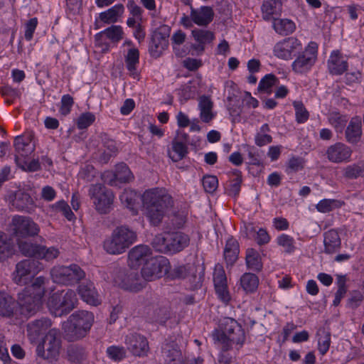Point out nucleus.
Instances as JSON below:
<instances>
[{"instance_id": "nucleus-40", "label": "nucleus", "mask_w": 364, "mask_h": 364, "mask_svg": "<svg viewBox=\"0 0 364 364\" xmlns=\"http://www.w3.org/2000/svg\"><path fill=\"white\" fill-rule=\"evenodd\" d=\"M14 146L16 151L22 157L28 156L34 150V147L31 143V139L21 136H18L15 138Z\"/></svg>"}, {"instance_id": "nucleus-36", "label": "nucleus", "mask_w": 364, "mask_h": 364, "mask_svg": "<svg viewBox=\"0 0 364 364\" xmlns=\"http://www.w3.org/2000/svg\"><path fill=\"white\" fill-rule=\"evenodd\" d=\"M239 244L234 238H229L224 250V258L228 265H232L237 259Z\"/></svg>"}, {"instance_id": "nucleus-1", "label": "nucleus", "mask_w": 364, "mask_h": 364, "mask_svg": "<svg viewBox=\"0 0 364 364\" xmlns=\"http://www.w3.org/2000/svg\"><path fill=\"white\" fill-rule=\"evenodd\" d=\"M211 337L215 346L222 352L229 351L233 347L239 350L246 340L242 327L236 320L229 317L220 321L218 328L212 331Z\"/></svg>"}, {"instance_id": "nucleus-52", "label": "nucleus", "mask_w": 364, "mask_h": 364, "mask_svg": "<svg viewBox=\"0 0 364 364\" xmlns=\"http://www.w3.org/2000/svg\"><path fill=\"white\" fill-rule=\"evenodd\" d=\"M15 161L18 167L26 171H36L40 169L41 165L38 159H32L29 161L21 159L16 156Z\"/></svg>"}, {"instance_id": "nucleus-46", "label": "nucleus", "mask_w": 364, "mask_h": 364, "mask_svg": "<svg viewBox=\"0 0 364 364\" xmlns=\"http://www.w3.org/2000/svg\"><path fill=\"white\" fill-rule=\"evenodd\" d=\"M338 289L335 293V297L333 301V305L337 306L340 304L341 299L345 296L347 292L346 278L345 276L338 275L336 279Z\"/></svg>"}, {"instance_id": "nucleus-44", "label": "nucleus", "mask_w": 364, "mask_h": 364, "mask_svg": "<svg viewBox=\"0 0 364 364\" xmlns=\"http://www.w3.org/2000/svg\"><path fill=\"white\" fill-rule=\"evenodd\" d=\"M328 123L338 133H342L348 121L346 115L341 114L338 112H331L327 117Z\"/></svg>"}, {"instance_id": "nucleus-25", "label": "nucleus", "mask_w": 364, "mask_h": 364, "mask_svg": "<svg viewBox=\"0 0 364 364\" xmlns=\"http://www.w3.org/2000/svg\"><path fill=\"white\" fill-rule=\"evenodd\" d=\"M348 68L346 59L338 50H333L328 60V69L329 73L335 75H341L345 73Z\"/></svg>"}, {"instance_id": "nucleus-20", "label": "nucleus", "mask_w": 364, "mask_h": 364, "mask_svg": "<svg viewBox=\"0 0 364 364\" xmlns=\"http://www.w3.org/2000/svg\"><path fill=\"white\" fill-rule=\"evenodd\" d=\"M127 349L136 356H144L149 351V344L146 338L137 333H130L125 338Z\"/></svg>"}, {"instance_id": "nucleus-62", "label": "nucleus", "mask_w": 364, "mask_h": 364, "mask_svg": "<svg viewBox=\"0 0 364 364\" xmlns=\"http://www.w3.org/2000/svg\"><path fill=\"white\" fill-rule=\"evenodd\" d=\"M304 166V159L298 156L290 158L287 163V172H297L301 170Z\"/></svg>"}, {"instance_id": "nucleus-24", "label": "nucleus", "mask_w": 364, "mask_h": 364, "mask_svg": "<svg viewBox=\"0 0 364 364\" xmlns=\"http://www.w3.org/2000/svg\"><path fill=\"white\" fill-rule=\"evenodd\" d=\"M52 325L50 319L42 318L29 323L27 326L28 336L31 343H36Z\"/></svg>"}, {"instance_id": "nucleus-53", "label": "nucleus", "mask_w": 364, "mask_h": 364, "mask_svg": "<svg viewBox=\"0 0 364 364\" xmlns=\"http://www.w3.org/2000/svg\"><path fill=\"white\" fill-rule=\"evenodd\" d=\"M107 356L115 362L123 360L126 356V350L122 346H112L107 348Z\"/></svg>"}, {"instance_id": "nucleus-27", "label": "nucleus", "mask_w": 364, "mask_h": 364, "mask_svg": "<svg viewBox=\"0 0 364 364\" xmlns=\"http://www.w3.org/2000/svg\"><path fill=\"white\" fill-rule=\"evenodd\" d=\"M194 40L198 43L193 45V48L198 53H203L205 45L210 43L215 38L214 33L205 29L195 28L192 31Z\"/></svg>"}, {"instance_id": "nucleus-9", "label": "nucleus", "mask_w": 364, "mask_h": 364, "mask_svg": "<svg viewBox=\"0 0 364 364\" xmlns=\"http://www.w3.org/2000/svg\"><path fill=\"white\" fill-rule=\"evenodd\" d=\"M318 46L316 43L311 41L304 49L297 54L296 58L291 63L293 72L296 74H303L311 70L317 58Z\"/></svg>"}, {"instance_id": "nucleus-51", "label": "nucleus", "mask_w": 364, "mask_h": 364, "mask_svg": "<svg viewBox=\"0 0 364 364\" xmlns=\"http://www.w3.org/2000/svg\"><path fill=\"white\" fill-rule=\"evenodd\" d=\"M295 109L296 121L299 124L305 123L309 117V113L301 102L295 101L293 102Z\"/></svg>"}, {"instance_id": "nucleus-28", "label": "nucleus", "mask_w": 364, "mask_h": 364, "mask_svg": "<svg viewBox=\"0 0 364 364\" xmlns=\"http://www.w3.org/2000/svg\"><path fill=\"white\" fill-rule=\"evenodd\" d=\"M78 293L82 299L88 304L97 306L101 304L99 294L92 282L80 284L78 287Z\"/></svg>"}, {"instance_id": "nucleus-32", "label": "nucleus", "mask_w": 364, "mask_h": 364, "mask_svg": "<svg viewBox=\"0 0 364 364\" xmlns=\"http://www.w3.org/2000/svg\"><path fill=\"white\" fill-rule=\"evenodd\" d=\"M105 36L113 43H117L123 38L124 31L121 26L112 25L95 35L96 44L100 46L101 38Z\"/></svg>"}, {"instance_id": "nucleus-5", "label": "nucleus", "mask_w": 364, "mask_h": 364, "mask_svg": "<svg viewBox=\"0 0 364 364\" xmlns=\"http://www.w3.org/2000/svg\"><path fill=\"white\" fill-rule=\"evenodd\" d=\"M94 320V314L90 311L79 310L74 312L64 325L65 336L71 341L83 338L90 330Z\"/></svg>"}, {"instance_id": "nucleus-13", "label": "nucleus", "mask_w": 364, "mask_h": 364, "mask_svg": "<svg viewBox=\"0 0 364 364\" xmlns=\"http://www.w3.org/2000/svg\"><path fill=\"white\" fill-rule=\"evenodd\" d=\"M13 235L16 237H33L38 234L40 228L31 218L16 215L9 224Z\"/></svg>"}, {"instance_id": "nucleus-42", "label": "nucleus", "mask_w": 364, "mask_h": 364, "mask_svg": "<svg viewBox=\"0 0 364 364\" xmlns=\"http://www.w3.org/2000/svg\"><path fill=\"white\" fill-rule=\"evenodd\" d=\"M15 303L12 297L0 291V316L9 317L13 314Z\"/></svg>"}, {"instance_id": "nucleus-38", "label": "nucleus", "mask_w": 364, "mask_h": 364, "mask_svg": "<svg viewBox=\"0 0 364 364\" xmlns=\"http://www.w3.org/2000/svg\"><path fill=\"white\" fill-rule=\"evenodd\" d=\"M188 153V148L185 143L175 139L171 143V147L168 150L169 158L174 162L183 159Z\"/></svg>"}, {"instance_id": "nucleus-16", "label": "nucleus", "mask_w": 364, "mask_h": 364, "mask_svg": "<svg viewBox=\"0 0 364 364\" xmlns=\"http://www.w3.org/2000/svg\"><path fill=\"white\" fill-rule=\"evenodd\" d=\"M114 283L125 290L137 292L144 287L145 283L141 280L134 272H119L114 279Z\"/></svg>"}, {"instance_id": "nucleus-54", "label": "nucleus", "mask_w": 364, "mask_h": 364, "mask_svg": "<svg viewBox=\"0 0 364 364\" xmlns=\"http://www.w3.org/2000/svg\"><path fill=\"white\" fill-rule=\"evenodd\" d=\"M168 237V232H163L161 234L156 235L152 241V246L156 250V251L164 253V254H174V252H166L163 251L164 250H161L163 246H167L170 244V242H168L166 238Z\"/></svg>"}, {"instance_id": "nucleus-8", "label": "nucleus", "mask_w": 364, "mask_h": 364, "mask_svg": "<svg viewBox=\"0 0 364 364\" xmlns=\"http://www.w3.org/2000/svg\"><path fill=\"white\" fill-rule=\"evenodd\" d=\"M60 348V333L57 328H51L43 341L36 348L38 356L44 359L56 360Z\"/></svg>"}, {"instance_id": "nucleus-57", "label": "nucleus", "mask_w": 364, "mask_h": 364, "mask_svg": "<svg viewBox=\"0 0 364 364\" xmlns=\"http://www.w3.org/2000/svg\"><path fill=\"white\" fill-rule=\"evenodd\" d=\"M95 121V115L90 112H84L77 119V127L84 129L90 127Z\"/></svg>"}, {"instance_id": "nucleus-50", "label": "nucleus", "mask_w": 364, "mask_h": 364, "mask_svg": "<svg viewBox=\"0 0 364 364\" xmlns=\"http://www.w3.org/2000/svg\"><path fill=\"white\" fill-rule=\"evenodd\" d=\"M40 247L41 245L29 242H21L18 244L21 252L26 257H34L38 258Z\"/></svg>"}, {"instance_id": "nucleus-15", "label": "nucleus", "mask_w": 364, "mask_h": 364, "mask_svg": "<svg viewBox=\"0 0 364 364\" xmlns=\"http://www.w3.org/2000/svg\"><path fill=\"white\" fill-rule=\"evenodd\" d=\"M6 200L18 211L31 213L34 207V202L29 193L18 190L9 191L5 196Z\"/></svg>"}, {"instance_id": "nucleus-64", "label": "nucleus", "mask_w": 364, "mask_h": 364, "mask_svg": "<svg viewBox=\"0 0 364 364\" xmlns=\"http://www.w3.org/2000/svg\"><path fill=\"white\" fill-rule=\"evenodd\" d=\"M96 171L95 168L91 165H85L80 171L78 176L80 178L85 180L87 182L92 181L95 178Z\"/></svg>"}, {"instance_id": "nucleus-22", "label": "nucleus", "mask_w": 364, "mask_h": 364, "mask_svg": "<svg viewBox=\"0 0 364 364\" xmlns=\"http://www.w3.org/2000/svg\"><path fill=\"white\" fill-rule=\"evenodd\" d=\"M215 16V12L211 6H201L198 8L191 6V18L193 23L206 27L213 21Z\"/></svg>"}, {"instance_id": "nucleus-35", "label": "nucleus", "mask_w": 364, "mask_h": 364, "mask_svg": "<svg viewBox=\"0 0 364 364\" xmlns=\"http://www.w3.org/2000/svg\"><path fill=\"white\" fill-rule=\"evenodd\" d=\"M272 27L275 32L280 36H288L296 30L295 23L288 18H274Z\"/></svg>"}, {"instance_id": "nucleus-4", "label": "nucleus", "mask_w": 364, "mask_h": 364, "mask_svg": "<svg viewBox=\"0 0 364 364\" xmlns=\"http://www.w3.org/2000/svg\"><path fill=\"white\" fill-rule=\"evenodd\" d=\"M137 240L136 232L127 225L115 228L103 242L105 251L113 255H121Z\"/></svg>"}, {"instance_id": "nucleus-7", "label": "nucleus", "mask_w": 364, "mask_h": 364, "mask_svg": "<svg viewBox=\"0 0 364 364\" xmlns=\"http://www.w3.org/2000/svg\"><path fill=\"white\" fill-rule=\"evenodd\" d=\"M50 273L53 282L63 285L75 284L85 276V272L77 264L55 266Z\"/></svg>"}, {"instance_id": "nucleus-18", "label": "nucleus", "mask_w": 364, "mask_h": 364, "mask_svg": "<svg viewBox=\"0 0 364 364\" xmlns=\"http://www.w3.org/2000/svg\"><path fill=\"white\" fill-rule=\"evenodd\" d=\"M326 155L328 161L332 163H347L350 161L352 150L345 144L337 142L327 148Z\"/></svg>"}, {"instance_id": "nucleus-3", "label": "nucleus", "mask_w": 364, "mask_h": 364, "mask_svg": "<svg viewBox=\"0 0 364 364\" xmlns=\"http://www.w3.org/2000/svg\"><path fill=\"white\" fill-rule=\"evenodd\" d=\"M45 284L46 278L38 277L31 286L18 293V303L22 314L29 316L39 309L45 294Z\"/></svg>"}, {"instance_id": "nucleus-11", "label": "nucleus", "mask_w": 364, "mask_h": 364, "mask_svg": "<svg viewBox=\"0 0 364 364\" xmlns=\"http://www.w3.org/2000/svg\"><path fill=\"white\" fill-rule=\"evenodd\" d=\"M170 269L168 259L164 256L151 257L141 269V276L146 281H153L166 275Z\"/></svg>"}, {"instance_id": "nucleus-39", "label": "nucleus", "mask_w": 364, "mask_h": 364, "mask_svg": "<svg viewBox=\"0 0 364 364\" xmlns=\"http://www.w3.org/2000/svg\"><path fill=\"white\" fill-rule=\"evenodd\" d=\"M246 264L249 269L259 272L262 268V258L259 253L253 248H249L246 251Z\"/></svg>"}, {"instance_id": "nucleus-61", "label": "nucleus", "mask_w": 364, "mask_h": 364, "mask_svg": "<svg viewBox=\"0 0 364 364\" xmlns=\"http://www.w3.org/2000/svg\"><path fill=\"white\" fill-rule=\"evenodd\" d=\"M203 186L208 193H213L218 186V178L215 176L208 175L203 177Z\"/></svg>"}, {"instance_id": "nucleus-63", "label": "nucleus", "mask_w": 364, "mask_h": 364, "mask_svg": "<svg viewBox=\"0 0 364 364\" xmlns=\"http://www.w3.org/2000/svg\"><path fill=\"white\" fill-rule=\"evenodd\" d=\"M61 106L60 108V112L61 114L65 116L68 114L72 109L74 101L73 97L70 95H64L61 98Z\"/></svg>"}, {"instance_id": "nucleus-43", "label": "nucleus", "mask_w": 364, "mask_h": 364, "mask_svg": "<svg viewBox=\"0 0 364 364\" xmlns=\"http://www.w3.org/2000/svg\"><path fill=\"white\" fill-rule=\"evenodd\" d=\"M240 285L247 293L255 292L259 285V278L252 273H245L240 278Z\"/></svg>"}, {"instance_id": "nucleus-23", "label": "nucleus", "mask_w": 364, "mask_h": 364, "mask_svg": "<svg viewBox=\"0 0 364 364\" xmlns=\"http://www.w3.org/2000/svg\"><path fill=\"white\" fill-rule=\"evenodd\" d=\"M151 250L149 246L144 245H136L133 247L128 255L129 263L132 267H137L142 263L149 260Z\"/></svg>"}, {"instance_id": "nucleus-48", "label": "nucleus", "mask_w": 364, "mask_h": 364, "mask_svg": "<svg viewBox=\"0 0 364 364\" xmlns=\"http://www.w3.org/2000/svg\"><path fill=\"white\" fill-rule=\"evenodd\" d=\"M277 243L284 249L286 253L291 254L295 250L294 239L287 234H282L277 238Z\"/></svg>"}, {"instance_id": "nucleus-60", "label": "nucleus", "mask_w": 364, "mask_h": 364, "mask_svg": "<svg viewBox=\"0 0 364 364\" xmlns=\"http://www.w3.org/2000/svg\"><path fill=\"white\" fill-rule=\"evenodd\" d=\"M363 167L359 164H352L343 168V176L348 178H356L362 175Z\"/></svg>"}, {"instance_id": "nucleus-21", "label": "nucleus", "mask_w": 364, "mask_h": 364, "mask_svg": "<svg viewBox=\"0 0 364 364\" xmlns=\"http://www.w3.org/2000/svg\"><path fill=\"white\" fill-rule=\"evenodd\" d=\"M170 244L167 246H163L161 250L166 252L177 253L183 250L189 245L190 238L188 235L181 232H168L166 238Z\"/></svg>"}, {"instance_id": "nucleus-29", "label": "nucleus", "mask_w": 364, "mask_h": 364, "mask_svg": "<svg viewBox=\"0 0 364 364\" xmlns=\"http://www.w3.org/2000/svg\"><path fill=\"white\" fill-rule=\"evenodd\" d=\"M362 122L360 117L355 116L350 119L346 129V138L347 141L356 144L361 137Z\"/></svg>"}, {"instance_id": "nucleus-26", "label": "nucleus", "mask_w": 364, "mask_h": 364, "mask_svg": "<svg viewBox=\"0 0 364 364\" xmlns=\"http://www.w3.org/2000/svg\"><path fill=\"white\" fill-rule=\"evenodd\" d=\"M124 62L129 75L134 79H139V51L138 48L128 49L124 54Z\"/></svg>"}, {"instance_id": "nucleus-17", "label": "nucleus", "mask_w": 364, "mask_h": 364, "mask_svg": "<svg viewBox=\"0 0 364 364\" xmlns=\"http://www.w3.org/2000/svg\"><path fill=\"white\" fill-rule=\"evenodd\" d=\"M213 282L219 299L224 304H228L231 299V296L228 289L226 274L223 267L220 264H217L215 266Z\"/></svg>"}, {"instance_id": "nucleus-19", "label": "nucleus", "mask_w": 364, "mask_h": 364, "mask_svg": "<svg viewBox=\"0 0 364 364\" xmlns=\"http://www.w3.org/2000/svg\"><path fill=\"white\" fill-rule=\"evenodd\" d=\"M124 12V6L122 4H117L109 9L101 12L98 18H95V29H100L105 24L117 23Z\"/></svg>"}, {"instance_id": "nucleus-49", "label": "nucleus", "mask_w": 364, "mask_h": 364, "mask_svg": "<svg viewBox=\"0 0 364 364\" xmlns=\"http://www.w3.org/2000/svg\"><path fill=\"white\" fill-rule=\"evenodd\" d=\"M50 209L54 212H60L70 221L75 218V215L71 210L68 204L63 200H59L50 206Z\"/></svg>"}, {"instance_id": "nucleus-56", "label": "nucleus", "mask_w": 364, "mask_h": 364, "mask_svg": "<svg viewBox=\"0 0 364 364\" xmlns=\"http://www.w3.org/2000/svg\"><path fill=\"white\" fill-rule=\"evenodd\" d=\"M339 206V201L334 199L321 200L316 205V210L323 213H328Z\"/></svg>"}, {"instance_id": "nucleus-2", "label": "nucleus", "mask_w": 364, "mask_h": 364, "mask_svg": "<svg viewBox=\"0 0 364 364\" xmlns=\"http://www.w3.org/2000/svg\"><path fill=\"white\" fill-rule=\"evenodd\" d=\"M146 217L153 225L161 222L166 210L172 205V198L163 188H151L141 196Z\"/></svg>"}, {"instance_id": "nucleus-47", "label": "nucleus", "mask_w": 364, "mask_h": 364, "mask_svg": "<svg viewBox=\"0 0 364 364\" xmlns=\"http://www.w3.org/2000/svg\"><path fill=\"white\" fill-rule=\"evenodd\" d=\"M115 173L117 180L122 183H129L134 179V175L127 165L124 163L119 164L116 166Z\"/></svg>"}, {"instance_id": "nucleus-59", "label": "nucleus", "mask_w": 364, "mask_h": 364, "mask_svg": "<svg viewBox=\"0 0 364 364\" xmlns=\"http://www.w3.org/2000/svg\"><path fill=\"white\" fill-rule=\"evenodd\" d=\"M58 255L59 250L57 248L53 247L47 248L41 245L38 258L50 261L55 259Z\"/></svg>"}, {"instance_id": "nucleus-30", "label": "nucleus", "mask_w": 364, "mask_h": 364, "mask_svg": "<svg viewBox=\"0 0 364 364\" xmlns=\"http://www.w3.org/2000/svg\"><path fill=\"white\" fill-rule=\"evenodd\" d=\"M199 117L202 122L209 123L212 121L215 114L213 112V102L211 99L205 95L200 97L198 100Z\"/></svg>"}, {"instance_id": "nucleus-45", "label": "nucleus", "mask_w": 364, "mask_h": 364, "mask_svg": "<svg viewBox=\"0 0 364 364\" xmlns=\"http://www.w3.org/2000/svg\"><path fill=\"white\" fill-rule=\"evenodd\" d=\"M168 43H166L157 38L151 37L149 45V53L152 58H159L165 50L167 49Z\"/></svg>"}, {"instance_id": "nucleus-14", "label": "nucleus", "mask_w": 364, "mask_h": 364, "mask_svg": "<svg viewBox=\"0 0 364 364\" xmlns=\"http://www.w3.org/2000/svg\"><path fill=\"white\" fill-rule=\"evenodd\" d=\"M90 195L99 213H107L111 210L114 201V194L111 190L102 184L97 183L90 187Z\"/></svg>"}, {"instance_id": "nucleus-31", "label": "nucleus", "mask_w": 364, "mask_h": 364, "mask_svg": "<svg viewBox=\"0 0 364 364\" xmlns=\"http://www.w3.org/2000/svg\"><path fill=\"white\" fill-rule=\"evenodd\" d=\"M119 199L122 204L128 208L132 212V215L137 214L139 195L135 191L124 189L119 196Z\"/></svg>"}, {"instance_id": "nucleus-37", "label": "nucleus", "mask_w": 364, "mask_h": 364, "mask_svg": "<svg viewBox=\"0 0 364 364\" xmlns=\"http://www.w3.org/2000/svg\"><path fill=\"white\" fill-rule=\"evenodd\" d=\"M317 348L319 353L324 355L329 350L331 343V332L324 328H321L317 331Z\"/></svg>"}, {"instance_id": "nucleus-34", "label": "nucleus", "mask_w": 364, "mask_h": 364, "mask_svg": "<svg viewBox=\"0 0 364 364\" xmlns=\"http://www.w3.org/2000/svg\"><path fill=\"white\" fill-rule=\"evenodd\" d=\"M324 252L327 254L336 252L341 247V239L336 230H330L324 234Z\"/></svg>"}, {"instance_id": "nucleus-6", "label": "nucleus", "mask_w": 364, "mask_h": 364, "mask_svg": "<svg viewBox=\"0 0 364 364\" xmlns=\"http://www.w3.org/2000/svg\"><path fill=\"white\" fill-rule=\"evenodd\" d=\"M77 304L75 292L72 289H63L53 292L48 299L47 307L55 316L68 314Z\"/></svg>"}, {"instance_id": "nucleus-55", "label": "nucleus", "mask_w": 364, "mask_h": 364, "mask_svg": "<svg viewBox=\"0 0 364 364\" xmlns=\"http://www.w3.org/2000/svg\"><path fill=\"white\" fill-rule=\"evenodd\" d=\"M277 78L272 74L266 75L259 82L258 89L267 93L271 92V88L277 84Z\"/></svg>"}, {"instance_id": "nucleus-33", "label": "nucleus", "mask_w": 364, "mask_h": 364, "mask_svg": "<svg viewBox=\"0 0 364 364\" xmlns=\"http://www.w3.org/2000/svg\"><path fill=\"white\" fill-rule=\"evenodd\" d=\"M262 17L265 21L272 19L282 12V3L278 0H268L264 1L261 7Z\"/></svg>"}, {"instance_id": "nucleus-58", "label": "nucleus", "mask_w": 364, "mask_h": 364, "mask_svg": "<svg viewBox=\"0 0 364 364\" xmlns=\"http://www.w3.org/2000/svg\"><path fill=\"white\" fill-rule=\"evenodd\" d=\"M170 33L171 27L168 25L162 24L152 32L151 37L168 43Z\"/></svg>"}, {"instance_id": "nucleus-41", "label": "nucleus", "mask_w": 364, "mask_h": 364, "mask_svg": "<svg viewBox=\"0 0 364 364\" xmlns=\"http://www.w3.org/2000/svg\"><path fill=\"white\" fill-rule=\"evenodd\" d=\"M14 245L7 235L0 231V261H4L14 254Z\"/></svg>"}, {"instance_id": "nucleus-10", "label": "nucleus", "mask_w": 364, "mask_h": 364, "mask_svg": "<svg viewBox=\"0 0 364 364\" xmlns=\"http://www.w3.org/2000/svg\"><path fill=\"white\" fill-rule=\"evenodd\" d=\"M43 266L38 260L26 259L18 262L13 274L14 282L18 285H26L37 274Z\"/></svg>"}, {"instance_id": "nucleus-12", "label": "nucleus", "mask_w": 364, "mask_h": 364, "mask_svg": "<svg viewBox=\"0 0 364 364\" xmlns=\"http://www.w3.org/2000/svg\"><path fill=\"white\" fill-rule=\"evenodd\" d=\"M303 49L301 42L295 37H287L277 42L273 47L274 55L283 60H291Z\"/></svg>"}]
</instances>
